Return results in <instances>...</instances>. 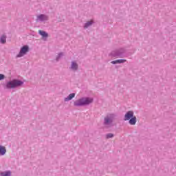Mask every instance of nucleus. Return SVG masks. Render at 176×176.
<instances>
[{"label":"nucleus","instance_id":"nucleus-1","mask_svg":"<svg viewBox=\"0 0 176 176\" xmlns=\"http://www.w3.org/2000/svg\"><path fill=\"white\" fill-rule=\"evenodd\" d=\"M93 102V98H82L81 99H78L74 102V105L76 107H82L83 105H89V104H91Z\"/></svg>","mask_w":176,"mask_h":176},{"label":"nucleus","instance_id":"nucleus-2","mask_svg":"<svg viewBox=\"0 0 176 176\" xmlns=\"http://www.w3.org/2000/svg\"><path fill=\"white\" fill-rule=\"evenodd\" d=\"M21 85H23L22 81L14 80L8 82L6 85V87L7 89H14V87H19V86H21Z\"/></svg>","mask_w":176,"mask_h":176},{"label":"nucleus","instance_id":"nucleus-3","mask_svg":"<svg viewBox=\"0 0 176 176\" xmlns=\"http://www.w3.org/2000/svg\"><path fill=\"white\" fill-rule=\"evenodd\" d=\"M113 119H115V115L113 114H110L108 115L105 118H104V124H111L112 122H113Z\"/></svg>","mask_w":176,"mask_h":176},{"label":"nucleus","instance_id":"nucleus-4","mask_svg":"<svg viewBox=\"0 0 176 176\" xmlns=\"http://www.w3.org/2000/svg\"><path fill=\"white\" fill-rule=\"evenodd\" d=\"M28 46L25 45L23 46L19 54L16 56V57H23V56H24V54H25L28 52Z\"/></svg>","mask_w":176,"mask_h":176},{"label":"nucleus","instance_id":"nucleus-5","mask_svg":"<svg viewBox=\"0 0 176 176\" xmlns=\"http://www.w3.org/2000/svg\"><path fill=\"white\" fill-rule=\"evenodd\" d=\"M133 117H134V113L131 111H129L125 114L124 120H130Z\"/></svg>","mask_w":176,"mask_h":176},{"label":"nucleus","instance_id":"nucleus-6","mask_svg":"<svg viewBox=\"0 0 176 176\" xmlns=\"http://www.w3.org/2000/svg\"><path fill=\"white\" fill-rule=\"evenodd\" d=\"M123 63H126L125 59H119V60H113L111 62V64H122Z\"/></svg>","mask_w":176,"mask_h":176},{"label":"nucleus","instance_id":"nucleus-7","mask_svg":"<svg viewBox=\"0 0 176 176\" xmlns=\"http://www.w3.org/2000/svg\"><path fill=\"white\" fill-rule=\"evenodd\" d=\"M6 153V148L3 146H0V155L1 156H3Z\"/></svg>","mask_w":176,"mask_h":176},{"label":"nucleus","instance_id":"nucleus-8","mask_svg":"<svg viewBox=\"0 0 176 176\" xmlns=\"http://www.w3.org/2000/svg\"><path fill=\"white\" fill-rule=\"evenodd\" d=\"M137 123V118L135 116H133V118H131L129 120V124L134 125Z\"/></svg>","mask_w":176,"mask_h":176},{"label":"nucleus","instance_id":"nucleus-9","mask_svg":"<svg viewBox=\"0 0 176 176\" xmlns=\"http://www.w3.org/2000/svg\"><path fill=\"white\" fill-rule=\"evenodd\" d=\"M38 33L40 34V35H41V36H43V38H47L48 34L47 33H46V32L43 31V30H39Z\"/></svg>","mask_w":176,"mask_h":176},{"label":"nucleus","instance_id":"nucleus-10","mask_svg":"<svg viewBox=\"0 0 176 176\" xmlns=\"http://www.w3.org/2000/svg\"><path fill=\"white\" fill-rule=\"evenodd\" d=\"M74 97H75V93H72L71 94H69L67 98H66L65 99V101H69L71 100H72V98H74Z\"/></svg>","mask_w":176,"mask_h":176},{"label":"nucleus","instance_id":"nucleus-11","mask_svg":"<svg viewBox=\"0 0 176 176\" xmlns=\"http://www.w3.org/2000/svg\"><path fill=\"white\" fill-rule=\"evenodd\" d=\"M38 20H40V21H43L44 20H47V16L41 14L38 16Z\"/></svg>","mask_w":176,"mask_h":176},{"label":"nucleus","instance_id":"nucleus-12","mask_svg":"<svg viewBox=\"0 0 176 176\" xmlns=\"http://www.w3.org/2000/svg\"><path fill=\"white\" fill-rule=\"evenodd\" d=\"M71 68L74 71H76V69H78V64L75 62H72Z\"/></svg>","mask_w":176,"mask_h":176},{"label":"nucleus","instance_id":"nucleus-13","mask_svg":"<svg viewBox=\"0 0 176 176\" xmlns=\"http://www.w3.org/2000/svg\"><path fill=\"white\" fill-rule=\"evenodd\" d=\"M12 173L10 171L3 172L1 173V176H10Z\"/></svg>","mask_w":176,"mask_h":176},{"label":"nucleus","instance_id":"nucleus-14","mask_svg":"<svg viewBox=\"0 0 176 176\" xmlns=\"http://www.w3.org/2000/svg\"><path fill=\"white\" fill-rule=\"evenodd\" d=\"M1 43H6V36H1Z\"/></svg>","mask_w":176,"mask_h":176},{"label":"nucleus","instance_id":"nucleus-15","mask_svg":"<svg viewBox=\"0 0 176 176\" xmlns=\"http://www.w3.org/2000/svg\"><path fill=\"white\" fill-rule=\"evenodd\" d=\"M93 24V21H90L85 23V28H87V27Z\"/></svg>","mask_w":176,"mask_h":176},{"label":"nucleus","instance_id":"nucleus-16","mask_svg":"<svg viewBox=\"0 0 176 176\" xmlns=\"http://www.w3.org/2000/svg\"><path fill=\"white\" fill-rule=\"evenodd\" d=\"M113 137V134L112 133H109L107 135V138H112Z\"/></svg>","mask_w":176,"mask_h":176},{"label":"nucleus","instance_id":"nucleus-17","mask_svg":"<svg viewBox=\"0 0 176 176\" xmlns=\"http://www.w3.org/2000/svg\"><path fill=\"white\" fill-rule=\"evenodd\" d=\"M3 79H5V75L0 74V80H2Z\"/></svg>","mask_w":176,"mask_h":176},{"label":"nucleus","instance_id":"nucleus-18","mask_svg":"<svg viewBox=\"0 0 176 176\" xmlns=\"http://www.w3.org/2000/svg\"><path fill=\"white\" fill-rule=\"evenodd\" d=\"M59 56H62V54H59Z\"/></svg>","mask_w":176,"mask_h":176}]
</instances>
